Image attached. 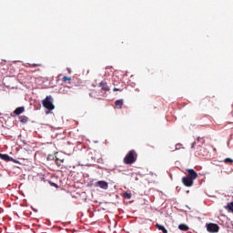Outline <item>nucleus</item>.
Here are the masks:
<instances>
[{"instance_id":"obj_1","label":"nucleus","mask_w":233,"mask_h":233,"mask_svg":"<svg viewBox=\"0 0 233 233\" xmlns=\"http://www.w3.org/2000/svg\"><path fill=\"white\" fill-rule=\"evenodd\" d=\"M136 161H137V153L132 149L124 157V163L125 165H134Z\"/></svg>"},{"instance_id":"obj_2","label":"nucleus","mask_w":233,"mask_h":233,"mask_svg":"<svg viewBox=\"0 0 233 233\" xmlns=\"http://www.w3.org/2000/svg\"><path fill=\"white\" fill-rule=\"evenodd\" d=\"M42 105L44 108H46V110H54V108H56V106H54V98H52V96H47L42 101Z\"/></svg>"},{"instance_id":"obj_3","label":"nucleus","mask_w":233,"mask_h":233,"mask_svg":"<svg viewBox=\"0 0 233 233\" xmlns=\"http://www.w3.org/2000/svg\"><path fill=\"white\" fill-rule=\"evenodd\" d=\"M207 230L208 232H211V233L219 232V226L218 224L209 223L207 226Z\"/></svg>"},{"instance_id":"obj_4","label":"nucleus","mask_w":233,"mask_h":233,"mask_svg":"<svg viewBox=\"0 0 233 233\" xmlns=\"http://www.w3.org/2000/svg\"><path fill=\"white\" fill-rule=\"evenodd\" d=\"M182 183L185 187H192L194 185V180L188 177H183Z\"/></svg>"},{"instance_id":"obj_5","label":"nucleus","mask_w":233,"mask_h":233,"mask_svg":"<svg viewBox=\"0 0 233 233\" xmlns=\"http://www.w3.org/2000/svg\"><path fill=\"white\" fill-rule=\"evenodd\" d=\"M187 177H189V179H192L194 181V179H198V172H196L194 169H187Z\"/></svg>"},{"instance_id":"obj_6","label":"nucleus","mask_w":233,"mask_h":233,"mask_svg":"<svg viewBox=\"0 0 233 233\" xmlns=\"http://www.w3.org/2000/svg\"><path fill=\"white\" fill-rule=\"evenodd\" d=\"M205 154H207V150L203 147L198 146L195 151V155L196 156H205Z\"/></svg>"},{"instance_id":"obj_7","label":"nucleus","mask_w":233,"mask_h":233,"mask_svg":"<svg viewBox=\"0 0 233 233\" xmlns=\"http://www.w3.org/2000/svg\"><path fill=\"white\" fill-rule=\"evenodd\" d=\"M96 187H99L100 188L106 190V188H108V183L105 180H100L96 182Z\"/></svg>"},{"instance_id":"obj_8","label":"nucleus","mask_w":233,"mask_h":233,"mask_svg":"<svg viewBox=\"0 0 233 233\" xmlns=\"http://www.w3.org/2000/svg\"><path fill=\"white\" fill-rule=\"evenodd\" d=\"M113 85H114L113 92H123V86H119L120 85L119 82L115 81Z\"/></svg>"},{"instance_id":"obj_9","label":"nucleus","mask_w":233,"mask_h":233,"mask_svg":"<svg viewBox=\"0 0 233 233\" xmlns=\"http://www.w3.org/2000/svg\"><path fill=\"white\" fill-rule=\"evenodd\" d=\"M98 86H100L101 89L104 90V92H109L110 91V87H108V85L106 84V82H100Z\"/></svg>"},{"instance_id":"obj_10","label":"nucleus","mask_w":233,"mask_h":233,"mask_svg":"<svg viewBox=\"0 0 233 233\" xmlns=\"http://www.w3.org/2000/svg\"><path fill=\"white\" fill-rule=\"evenodd\" d=\"M124 100L123 99H118L115 102V108H117L118 110H121L123 108L124 105Z\"/></svg>"},{"instance_id":"obj_11","label":"nucleus","mask_w":233,"mask_h":233,"mask_svg":"<svg viewBox=\"0 0 233 233\" xmlns=\"http://www.w3.org/2000/svg\"><path fill=\"white\" fill-rule=\"evenodd\" d=\"M0 159H3V161H12V157L6 154H1L0 153Z\"/></svg>"},{"instance_id":"obj_12","label":"nucleus","mask_w":233,"mask_h":233,"mask_svg":"<svg viewBox=\"0 0 233 233\" xmlns=\"http://www.w3.org/2000/svg\"><path fill=\"white\" fill-rule=\"evenodd\" d=\"M23 112H25V107L20 106L14 111V114H15V116H20V114H23Z\"/></svg>"},{"instance_id":"obj_13","label":"nucleus","mask_w":233,"mask_h":233,"mask_svg":"<svg viewBox=\"0 0 233 233\" xmlns=\"http://www.w3.org/2000/svg\"><path fill=\"white\" fill-rule=\"evenodd\" d=\"M178 228H179V230L187 232V230H189L190 228H188V226L187 224H179Z\"/></svg>"},{"instance_id":"obj_14","label":"nucleus","mask_w":233,"mask_h":233,"mask_svg":"<svg viewBox=\"0 0 233 233\" xmlns=\"http://www.w3.org/2000/svg\"><path fill=\"white\" fill-rule=\"evenodd\" d=\"M226 210H228V212H233V202H229L225 206Z\"/></svg>"},{"instance_id":"obj_15","label":"nucleus","mask_w":233,"mask_h":233,"mask_svg":"<svg viewBox=\"0 0 233 233\" xmlns=\"http://www.w3.org/2000/svg\"><path fill=\"white\" fill-rule=\"evenodd\" d=\"M156 227L161 230L163 233H168V230H167L166 228H164V226L160 225V224H156Z\"/></svg>"},{"instance_id":"obj_16","label":"nucleus","mask_w":233,"mask_h":233,"mask_svg":"<svg viewBox=\"0 0 233 233\" xmlns=\"http://www.w3.org/2000/svg\"><path fill=\"white\" fill-rule=\"evenodd\" d=\"M64 162H65V159L56 158L55 160L56 165H57L58 167H61L62 163Z\"/></svg>"},{"instance_id":"obj_17","label":"nucleus","mask_w":233,"mask_h":233,"mask_svg":"<svg viewBox=\"0 0 233 233\" xmlns=\"http://www.w3.org/2000/svg\"><path fill=\"white\" fill-rule=\"evenodd\" d=\"M124 198H125L126 199H132V193L125 192V193H124Z\"/></svg>"},{"instance_id":"obj_18","label":"nucleus","mask_w":233,"mask_h":233,"mask_svg":"<svg viewBox=\"0 0 233 233\" xmlns=\"http://www.w3.org/2000/svg\"><path fill=\"white\" fill-rule=\"evenodd\" d=\"M224 163H226V165H232L233 159L232 158H225Z\"/></svg>"},{"instance_id":"obj_19","label":"nucleus","mask_w":233,"mask_h":233,"mask_svg":"<svg viewBox=\"0 0 233 233\" xmlns=\"http://www.w3.org/2000/svg\"><path fill=\"white\" fill-rule=\"evenodd\" d=\"M20 121H21V123H27V122H28V117H26V116H22V117L20 118Z\"/></svg>"},{"instance_id":"obj_20","label":"nucleus","mask_w":233,"mask_h":233,"mask_svg":"<svg viewBox=\"0 0 233 233\" xmlns=\"http://www.w3.org/2000/svg\"><path fill=\"white\" fill-rule=\"evenodd\" d=\"M62 81H63L64 83H66V81H72V78H71V77H68V76H64V77L62 78Z\"/></svg>"},{"instance_id":"obj_21","label":"nucleus","mask_w":233,"mask_h":233,"mask_svg":"<svg viewBox=\"0 0 233 233\" xmlns=\"http://www.w3.org/2000/svg\"><path fill=\"white\" fill-rule=\"evenodd\" d=\"M69 88L70 87H68V86L64 87V89L61 91V94H66L68 92Z\"/></svg>"},{"instance_id":"obj_22","label":"nucleus","mask_w":233,"mask_h":233,"mask_svg":"<svg viewBox=\"0 0 233 233\" xmlns=\"http://www.w3.org/2000/svg\"><path fill=\"white\" fill-rule=\"evenodd\" d=\"M175 150H181V144H177L175 147Z\"/></svg>"},{"instance_id":"obj_23","label":"nucleus","mask_w":233,"mask_h":233,"mask_svg":"<svg viewBox=\"0 0 233 233\" xmlns=\"http://www.w3.org/2000/svg\"><path fill=\"white\" fill-rule=\"evenodd\" d=\"M29 66L35 68V66H41V64H29Z\"/></svg>"},{"instance_id":"obj_24","label":"nucleus","mask_w":233,"mask_h":233,"mask_svg":"<svg viewBox=\"0 0 233 233\" xmlns=\"http://www.w3.org/2000/svg\"><path fill=\"white\" fill-rule=\"evenodd\" d=\"M194 147H196V142L192 143L191 148H194Z\"/></svg>"},{"instance_id":"obj_25","label":"nucleus","mask_w":233,"mask_h":233,"mask_svg":"<svg viewBox=\"0 0 233 233\" xmlns=\"http://www.w3.org/2000/svg\"><path fill=\"white\" fill-rule=\"evenodd\" d=\"M53 187H57V185L56 183H53Z\"/></svg>"}]
</instances>
